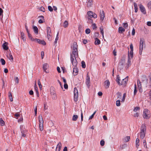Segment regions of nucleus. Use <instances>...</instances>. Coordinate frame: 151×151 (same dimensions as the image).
Returning <instances> with one entry per match:
<instances>
[{"label":"nucleus","instance_id":"obj_44","mask_svg":"<svg viewBox=\"0 0 151 151\" xmlns=\"http://www.w3.org/2000/svg\"><path fill=\"white\" fill-rule=\"evenodd\" d=\"M14 79L15 83L17 84L18 83L19 80L18 78L17 77H15L14 78Z\"/></svg>","mask_w":151,"mask_h":151},{"label":"nucleus","instance_id":"obj_33","mask_svg":"<svg viewBox=\"0 0 151 151\" xmlns=\"http://www.w3.org/2000/svg\"><path fill=\"white\" fill-rule=\"evenodd\" d=\"M120 81V77L119 75H118L116 76V81L117 82L118 84L120 85H121V83L119 82Z\"/></svg>","mask_w":151,"mask_h":151},{"label":"nucleus","instance_id":"obj_53","mask_svg":"<svg viewBox=\"0 0 151 151\" xmlns=\"http://www.w3.org/2000/svg\"><path fill=\"white\" fill-rule=\"evenodd\" d=\"M100 145L101 146H103L105 144V142L103 140H101L100 142Z\"/></svg>","mask_w":151,"mask_h":151},{"label":"nucleus","instance_id":"obj_49","mask_svg":"<svg viewBox=\"0 0 151 151\" xmlns=\"http://www.w3.org/2000/svg\"><path fill=\"white\" fill-rule=\"evenodd\" d=\"M116 94L117 96V98H120L121 97L122 94L118 92Z\"/></svg>","mask_w":151,"mask_h":151},{"label":"nucleus","instance_id":"obj_35","mask_svg":"<svg viewBox=\"0 0 151 151\" xmlns=\"http://www.w3.org/2000/svg\"><path fill=\"white\" fill-rule=\"evenodd\" d=\"M134 5L135 9V12H137V4L135 2L134 3Z\"/></svg>","mask_w":151,"mask_h":151},{"label":"nucleus","instance_id":"obj_57","mask_svg":"<svg viewBox=\"0 0 151 151\" xmlns=\"http://www.w3.org/2000/svg\"><path fill=\"white\" fill-rule=\"evenodd\" d=\"M92 26L93 29H96V27L95 24L93 23Z\"/></svg>","mask_w":151,"mask_h":151},{"label":"nucleus","instance_id":"obj_14","mask_svg":"<svg viewBox=\"0 0 151 151\" xmlns=\"http://www.w3.org/2000/svg\"><path fill=\"white\" fill-rule=\"evenodd\" d=\"M86 84L88 87L90 86V78L89 76L87 74L86 76Z\"/></svg>","mask_w":151,"mask_h":151},{"label":"nucleus","instance_id":"obj_16","mask_svg":"<svg viewBox=\"0 0 151 151\" xmlns=\"http://www.w3.org/2000/svg\"><path fill=\"white\" fill-rule=\"evenodd\" d=\"M93 0H89L87 2V6L88 7H91L93 5Z\"/></svg>","mask_w":151,"mask_h":151},{"label":"nucleus","instance_id":"obj_31","mask_svg":"<svg viewBox=\"0 0 151 151\" xmlns=\"http://www.w3.org/2000/svg\"><path fill=\"white\" fill-rule=\"evenodd\" d=\"M68 22L66 20L63 23V26L65 28H66L68 27Z\"/></svg>","mask_w":151,"mask_h":151},{"label":"nucleus","instance_id":"obj_25","mask_svg":"<svg viewBox=\"0 0 151 151\" xmlns=\"http://www.w3.org/2000/svg\"><path fill=\"white\" fill-rule=\"evenodd\" d=\"M125 29L123 27H121L119 28V32L120 33H122L125 31Z\"/></svg>","mask_w":151,"mask_h":151},{"label":"nucleus","instance_id":"obj_38","mask_svg":"<svg viewBox=\"0 0 151 151\" xmlns=\"http://www.w3.org/2000/svg\"><path fill=\"white\" fill-rule=\"evenodd\" d=\"M116 105L117 106H119L121 105L120 101L119 100H118L116 101Z\"/></svg>","mask_w":151,"mask_h":151},{"label":"nucleus","instance_id":"obj_28","mask_svg":"<svg viewBox=\"0 0 151 151\" xmlns=\"http://www.w3.org/2000/svg\"><path fill=\"white\" fill-rule=\"evenodd\" d=\"M40 18H41V19L39 20L38 22L39 23H42L44 22V17L43 16H41L40 17Z\"/></svg>","mask_w":151,"mask_h":151},{"label":"nucleus","instance_id":"obj_1","mask_svg":"<svg viewBox=\"0 0 151 151\" xmlns=\"http://www.w3.org/2000/svg\"><path fill=\"white\" fill-rule=\"evenodd\" d=\"M141 82L139 80H137V86L139 91L142 92V87L146 88L149 86H151V78L148 80L145 76H142L141 78Z\"/></svg>","mask_w":151,"mask_h":151},{"label":"nucleus","instance_id":"obj_23","mask_svg":"<svg viewBox=\"0 0 151 151\" xmlns=\"http://www.w3.org/2000/svg\"><path fill=\"white\" fill-rule=\"evenodd\" d=\"M33 28L35 33L37 35L38 34V30L37 27L35 26H33Z\"/></svg>","mask_w":151,"mask_h":151},{"label":"nucleus","instance_id":"obj_50","mask_svg":"<svg viewBox=\"0 0 151 151\" xmlns=\"http://www.w3.org/2000/svg\"><path fill=\"white\" fill-rule=\"evenodd\" d=\"M147 6L149 9H151V1H150L148 3Z\"/></svg>","mask_w":151,"mask_h":151},{"label":"nucleus","instance_id":"obj_26","mask_svg":"<svg viewBox=\"0 0 151 151\" xmlns=\"http://www.w3.org/2000/svg\"><path fill=\"white\" fill-rule=\"evenodd\" d=\"M130 139V137L129 136H127L124 138V141L125 142H128Z\"/></svg>","mask_w":151,"mask_h":151},{"label":"nucleus","instance_id":"obj_56","mask_svg":"<svg viewBox=\"0 0 151 151\" xmlns=\"http://www.w3.org/2000/svg\"><path fill=\"white\" fill-rule=\"evenodd\" d=\"M41 58L42 59H43L44 56V52L42 51L41 52Z\"/></svg>","mask_w":151,"mask_h":151},{"label":"nucleus","instance_id":"obj_2","mask_svg":"<svg viewBox=\"0 0 151 151\" xmlns=\"http://www.w3.org/2000/svg\"><path fill=\"white\" fill-rule=\"evenodd\" d=\"M133 45L132 44H131L130 46V48L131 49V50L130 52L128 51L127 62L126 64L127 67H128L131 65V60L133 57Z\"/></svg>","mask_w":151,"mask_h":151},{"label":"nucleus","instance_id":"obj_64","mask_svg":"<svg viewBox=\"0 0 151 151\" xmlns=\"http://www.w3.org/2000/svg\"><path fill=\"white\" fill-rule=\"evenodd\" d=\"M57 70L58 72L59 73H60L61 71H60V68L59 67H57Z\"/></svg>","mask_w":151,"mask_h":151},{"label":"nucleus","instance_id":"obj_47","mask_svg":"<svg viewBox=\"0 0 151 151\" xmlns=\"http://www.w3.org/2000/svg\"><path fill=\"white\" fill-rule=\"evenodd\" d=\"M9 97L11 101H13V99L12 94L11 93H10L9 95Z\"/></svg>","mask_w":151,"mask_h":151},{"label":"nucleus","instance_id":"obj_27","mask_svg":"<svg viewBox=\"0 0 151 151\" xmlns=\"http://www.w3.org/2000/svg\"><path fill=\"white\" fill-rule=\"evenodd\" d=\"M21 39L23 40V41H25L26 39L24 36V34L23 32H21Z\"/></svg>","mask_w":151,"mask_h":151},{"label":"nucleus","instance_id":"obj_63","mask_svg":"<svg viewBox=\"0 0 151 151\" xmlns=\"http://www.w3.org/2000/svg\"><path fill=\"white\" fill-rule=\"evenodd\" d=\"M147 25L149 26H151V22H148L147 23Z\"/></svg>","mask_w":151,"mask_h":151},{"label":"nucleus","instance_id":"obj_15","mask_svg":"<svg viewBox=\"0 0 151 151\" xmlns=\"http://www.w3.org/2000/svg\"><path fill=\"white\" fill-rule=\"evenodd\" d=\"M139 7L141 12L144 14H145L146 13L145 9V7L141 4H140Z\"/></svg>","mask_w":151,"mask_h":151},{"label":"nucleus","instance_id":"obj_39","mask_svg":"<svg viewBox=\"0 0 151 151\" xmlns=\"http://www.w3.org/2000/svg\"><path fill=\"white\" fill-rule=\"evenodd\" d=\"M123 26L125 29H127L128 27V24L127 23H123Z\"/></svg>","mask_w":151,"mask_h":151},{"label":"nucleus","instance_id":"obj_41","mask_svg":"<svg viewBox=\"0 0 151 151\" xmlns=\"http://www.w3.org/2000/svg\"><path fill=\"white\" fill-rule=\"evenodd\" d=\"M34 88H35V90L36 92V93L38 94V89L37 88V87L36 82H35V85L34 86Z\"/></svg>","mask_w":151,"mask_h":151},{"label":"nucleus","instance_id":"obj_21","mask_svg":"<svg viewBox=\"0 0 151 151\" xmlns=\"http://www.w3.org/2000/svg\"><path fill=\"white\" fill-rule=\"evenodd\" d=\"M61 143L60 142H59L57 145L55 151H60L61 148Z\"/></svg>","mask_w":151,"mask_h":151},{"label":"nucleus","instance_id":"obj_40","mask_svg":"<svg viewBox=\"0 0 151 151\" xmlns=\"http://www.w3.org/2000/svg\"><path fill=\"white\" fill-rule=\"evenodd\" d=\"M28 36L29 38L31 40V41L34 40V38L32 37L31 35L30 34H28Z\"/></svg>","mask_w":151,"mask_h":151},{"label":"nucleus","instance_id":"obj_34","mask_svg":"<svg viewBox=\"0 0 151 151\" xmlns=\"http://www.w3.org/2000/svg\"><path fill=\"white\" fill-rule=\"evenodd\" d=\"M78 118V116L77 115H73L72 117V120L73 121H76Z\"/></svg>","mask_w":151,"mask_h":151},{"label":"nucleus","instance_id":"obj_20","mask_svg":"<svg viewBox=\"0 0 151 151\" xmlns=\"http://www.w3.org/2000/svg\"><path fill=\"white\" fill-rule=\"evenodd\" d=\"M78 68L75 66L73 68V74L74 76H76L78 74Z\"/></svg>","mask_w":151,"mask_h":151},{"label":"nucleus","instance_id":"obj_62","mask_svg":"<svg viewBox=\"0 0 151 151\" xmlns=\"http://www.w3.org/2000/svg\"><path fill=\"white\" fill-rule=\"evenodd\" d=\"M39 39H37V38H34V40H32V41H34V42H37L38 41V40H39Z\"/></svg>","mask_w":151,"mask_h":151},{"label":"nucleus","instance_id":"obj_4","mask_svg":"<svg viewBox=\"0 0 151 151\" xmlns=\"http://www.w3.org/2000/svg\"><path fill=\"white\" fill-rule=\"evenodd\" d=\"M143 116L144 118L149 119L151 116L150 111L147 109H145L143 113Z\"/></svg>","mask_w":151,"mask_h":151},{"label":"nucleus","instance_id":"obj_55","mask_svg":"<svg viewBox=\"0 0 151 151\" xmlns=\"http://www.w3.org/2000/svg\"><path fill=\"white\" fill-rule=\"evenodd\" d=\"M4 122L2 120V119H1V125L3 126L4 125Z\"/></svg>","mask_w":151,"mask_h":151},{"label":"nucleus","instance_id":"obj_59","mask_svg":"<svg viewBox=\"0 0 151 151\" xmlns=\"http://www.w3.org/2000/svg\"><path fill=\"white\" fill-rule=\"evenodd\" d=\"M44 109L45 110H46L47 109L48 106H47V104L45 103L44 104Z\"/></svg>","mask_w":151,"mask_h":151},{"label":"nucleus","instance_id":"obj_37","mask_svg":"<svg viewBox=\"0 0 151 151\" xmlns=\"http://www.w3.org/2000/svg\"><path fill=\"white\" fill-rule=\"evenodd\" d=\"M38 9L40 10L41 11H42L43 12H45V8L42 6L39 7Z\"/></svg>","mask_w":151,"mask_h":151},{"label":"nucleus","instance_id":"obj_18","mask_svg":"<svg viewBox=\"0 0 151 151\" xmlns=\"http://www.w3.org/2000/svg\"><path fill=\"white\" fill-rule=\"evenodd\" d=\"M105 17V14L103 11H100V19L101 20H103Z\"/></svg>","mask_w":151,"mask_h":151},{"label":"nucleus","instance_id":"obj_61","mask_svg":"<svg viewBox=\"0 0 151 151\" xmlns=\"http://www.w3.org/2000/svg\"><path fill=\"white\" fill-rule=\"evenodd\" d=\"M100 32H101V33L102 35L103 38H104V32L103 30H102V29L101 30Z\"/></svg>","mask_w":151,"mask_h":151},{"label":"nucleus","instance_id":"obj_7","mask_svg":"<svg viewBox=\"0 0 151 151\" xmlns=\"http://www.w3.org/2000/svg\"><path fill=\"white\" fill-rule=\"evenodd\" d=\"M47 36V39L49 40H51L52 38L51 35V30L50 27H47L46 28Z\"/></svg>","mask_w":151,"mask_h":151},{"label":"nucleus","instance_id":"obj_51","mask_svg":"<svg viewBox=\"0 0 151 151\" xmlns=\"http://www.w3.org/2000/svg\"><path fill=\"white\" fill-rule=\"evenodd\" d=\"M48 10L51 12H52L53 11V8L51 6H48Z\"/></svg>","mask_w":151,"mask_h":151},{"label":"nucleus","instance_id":"obj_54","mask_svg":"<svg viewBox=\"0 0 151 151\" xmlns=\"http://www.w3.org/2000/svg\"><path fill=\"white\" fill-rule=\"evenodd\" d=\"M137 92V90L136 89V84H135L134 85V95H135L136 94Z\"/></svg>","mask_w":151,"mask_h":151},{"label":"nucleus","instance_id":"obj_43","mask_svg":"<svg viewBox=\"0 0 151 151\" xmlns=\"http://www.w3.org/2000/svg\"><path fill=\"white\" fill-rule=\"evenodd\" d=\"M139 115V114L138 112H137L134 113L133 116L134 117L137 118L138 117Z\"/></svg>","mask_w":151,"mask_h":151},{"label":"nucleus","instance_id":"obj_24","mask_svg":"<svg viewBox=\"0 0 151 151\" xmlns=\"http://www.w3.org/2000/svg\"><path fill=\"white\" fill-rule=\"evenodd\" d=\"M38 40V41L37 42L38 43L42 44L43 45H46V42L44 40H41L39 39Z\"/></svg>","mask_w":151,"mask_h":151},{"label":"nucleus","instance_id":"obj_42","mask_svg":"<svg viewBox=\"0 0 151 151\" xmlns=\"http://www.w3.org/2000/svg\"><path fill=\"white\" fill-rule=\"evenodd\" d=\"M139 139H138V138H137V139H136V146L137 147V146H139Z\"/></svg>","mask_w":151,"mask_h":151},{"label":"nucleus","instance_id":"obj_6","mask_svg":"<svg viewBox=\"0 0 151 151\" xmlns=\"http://www.w3.org/2000/svg\"><path fill=\"white\" fill-rule=\"evenodd\" d=\"M39 120L40 122L39 127L41 131L43 130V123L44 121L42 115H40L39 116Z\"/></svg>","mask_w":151,"mask_h":151},{"label":"nucleus","instance_id":"obj_45","mask_svg":"<svg viewBox=\"0 0 151 151\" xmlns=\"http://www.w3.org/2000/svg\"><path fill=\"white\" fill-rule=\"evenodd\" d=\"M1 62L2 65H4L5 64L6 62L5 60L2 58L1 59Z\"/></svg>","mask_w":151,"mask_h":151},{"label":"nucleus","instance_id":"obj_32","mask_svg":"<svg viewBox=\"0 0 151 151\" xmlns=\"http://www.w3.org/2000/svg\"><path fill=\"white\" fill-rule=\"evenodd\" d=\"M100 43V40L97 38H96L95 39V45H98Z\"/></svg>","mask_w":151,"mask_h":151},{"label":"nucleus","instance_id":"obj_58","mask_svg":"<svg viewBox=\"0 0 151 151\" xmlns=\"http://www.w3.org/2000/svg\"><path fill=\"white\" fill-rule=\"evenodd\" d=\"M64 87L65 89H67L68 88V85L67 83H65L64 85Z\"/></svg>","mask_w":151,"mask_h":151},{"label":"nucleus","instance_id":"obj_11","mask_svg":"<svg viewBox=\"0 0 151 151\" xmlns=\"http://www.w3.org/2000/svg\"><path fill=\"white\" fill-rule=\"evenodd\" d=\"M49 65L48 63H44L42 65V68L44 71L46 73H48L49 71L47 69L49 68Z\"/></svg>","mask_w":151,"mask_h":151},{"label":"nucleus","instance_id":"obj_48","mask_svg":"<svg viewBox=\"0 0 151 151\" xmlns=\"http://www.w3.org/2000/svg\"><path fill=\"white\" fill-rule=\"evenodd\" d=\"M81 65L83 68H85L86 67V64L83 61L81 62Z\"/></svg>","mask_w":151,"mask_h":151},{"label":"nucleus","instance_id":"obj_22","mask_svg":"<svg viewBox=\"0 0 151 151\" xmlns=\"http://www.w3.org/2000/svg\"><path fill=\"white\" fill-rule=\"evenodd\" d=\"M104 85L106 88L109 87L110 85V82L108 80H106L104 82Z\"/></svg>","mask_w":151,"mask_h":151},{"label":"nucleus","instance_id":"obj_30","mask_svg":"<svg viewBox=\"0 0 151 151\" xmlns=\"http://www.w3.org/2000/svg\"><path fill=\"white\" fill-rule=\"evenodd\" d=\"M125 63V60L124 59H122L119 63V65H123Z\"/></svg>","mask_w":151,"mask_h":151},{"label":"nucleus","instance_id":"obj_8","mask_svg":"<svg viewBox=\"0 0 151 151\" xmlns=\"http://www.w3.org/2000/svg\"><path fill=\"white\" fill-rule=\"evenodd\" d=\"M144 42V40L141 38L140 39L139 43V54L141 55L142 54V51L143 50V43Z\"/></svg>","mask_w":151,"mask_h":151},{"label":"nucleus","instance_id":"obj_17","mask_svg":"<svg viewBox=\"0 0 151 151\" xmlns=\"http://www.w3.org/2000/svg\"><path fill=\"white\" fill-rule=\"evenodd\" d=\"M8 43L6 42H4V43H3L2 45V47L3 49L4 50H7L8 48V47L7 45Z\"/></svg>","mask_w":151,"mask_h":151},{"label":"nucleus","instance_id":"obj_36","mask_svg":"<svg viewBox=\"0 0 151 151\" xmlns=\"http://www.w3.org/2000/svg\"><path fill=\"white\" fill-rule=\"evenodd\" d=\"M59 34V32H58L57 33V34L56 36V38L55 39V42H55V43L56 44L57 43V41H58V38H59V37H58Z\"/></svg>","mask_w":151,"mask_h":151},{"label":"nucleus","instance_id":"obj_5","mask_svg":"<svg viewBox=\"0 0 151 151\" xmlns=\"http://www.w3.org/2000/svg\"><path fill=\"white\" fill-rule=\"evenodd\" d=\"M87 14L88 16V19L90 20V22H92V20L90 19V18L92 17H93L94 18H96L97 17V15L95 13H93L91 11L88 12H87Z\"/></svg>","mask_w":151,"mask_h":151},{"label":"nucleus","instance_id":"obj_19","mask_svg":"<svg viewBox=\"0 0 151 151\" xmlns=\"http://www.w3.org/2000/svg\"><path fill=\"white\" fill-rule=\"evenodd\" d=\"M128 80V77H127L123 79L121 83V85H125L127 83Z\"/></svg>","mask_w":151,"mask_h":151},{"label":"nucleus","instance_id":"obj_29","mask_svg":"<svg viewBox=\"0 0 151 151\" xmlns=\"http://www.w3.org/2000/svg\"><path fill=\"white\" fill-rule=\"evenodd\" d=\"M140 110V108L139 107H135L133 109V111L134 113L138 112Z\"/></svg>","mask_w":151,"mask_h":151},{"label":"nucleus","instance_id":"obj_52","mask_svg":"<svg viewBox=\"0 0 151 151\" xmlns=\"http://www.w3.org/2000/svg\"><path fill=\"white\" fill-rule=\"evenodd\" d=\"M91 30L89 29H87L86 30L85 32L87 34H89L90 33Z\"/></svg>","mask_w":151,"mask_h":151},{"label":"nucleus","instance_id":"obj_13","mask_svg":"<svg viewBox=\"0 0 151 151\" xmlns=\"http://www.w3.org/2000/svg\"><path fill=\"white\" fill-rule=\"evenodd\" d=\"M20 128L22 136L25 137L26 136V133L27 131L22 126H21Z\"/></svg>","mask_w":151,"mask_h":151},{"label":"nucleus","instance_id":"obj_10","mask_svg":"<svg viewBox=\"0 0 151 151\" xmlns=\"http://www.w3.org/2000/svg\"><path fill=\"white\" fill-rule=\"evenodd\" d=\"M74 100L75 101L77 102L78 100V93L77 88H75L74 90Z\"/></svg>","mask_w":151,"mask_h":151},{"label":"nucleus","instance_id":"obj_12","mask_svg":"<svg viewBox=\"0 0 151 151\" xmlns=\"http://www.w3.org/2000/svg\"><path fill=\"white\" fill-rule=\"evenodd\" d=\"M70 59L73 65L74 66H76L77 64V62L76 59V58L73 57V55H71Z\"/></svg>","mask_w":151,"mask_h":151},{"label":"nucleus","instance_id":"obj_9","mask_svg":"<svg viewBox=\"0 0 151 151\" xmlns=\"http://www.w3.org/2000/svg\"><path fill=\"white\" fill-rule=\"evenodd\" d=\"M78 50L77 47V46L76 44L74 45H73V51L72 52V54L71 55H73V57L76 58L78 56Z\"/></svg>","mask_w":151,"mask_h":151},{"label":"nucleus","instance_id":"obj_3","mask_svg":"<svg viewBox=\"0 0 151 151\" xmlns=\"http://www.w3.org/2000/svg\"><path fill=\"white\" fill-rule=\"evenodd\" d=\"M140 138L141 139H143L145 137L146 131V127L144 124H142L140 129Z\"/></svg>","mask_w":151,"mask_h":151},{"label":"nucleus","instance_id":"obj_46","mask_svg":"<svg viewBox=\"0 0 151 151\" xmlns=\"http://www.w3.org/2000/svg\"><path fill=\"white\" fill-rule=\"evenodd\" d=\"M50 92L51 93L52 95H54L55 94V92L54 91L53 88V87H51V88Z\"/></svg>","mask_w":151,"mask_h":151},{"label":"nucleus","instance_id":"obj_60","mask_svg":"<svg viewBox=\"0 0 151 151\" xmlns=\"http://www.w3.org/2000/svg\"><path fill=\"white\" fill-rule=\"evenodd\" d=\"M135 33V30L134 28H133L132 31V35H134Z\"/></svg>","mask_w":151,"mask_h":151}]
</instances>
